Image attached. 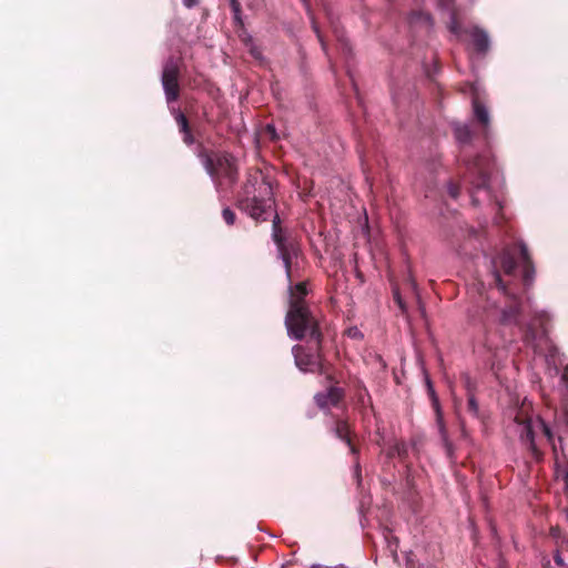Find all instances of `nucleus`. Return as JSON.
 Instances as JSON below:
<instances>
[{"label":"nucleus","mask_w":568,"mask_h":568,"mask_svg":"<svg viewBox=\"0 0 568 568\" xmlns=\"http://www.w3.org/2000/svg\"><path fill=\"white\" fill-rule=\"evenodd\" d=\"M388 547L393 554H396L398 547V540L396 537H392V540L388 541Z\"/></svg>","instance_id":"nucleus-35"},{"label":"nucleus","mask_w":568,"mask_h":568,"mask_svg":"<svg viewBox=\"0 0 568 568\" xmlns=\"http://www.w3.org/2000/svg\"><path fill=\"white\" fill-rule=\"evenodd\" d=\"M175 121L179 125L180 132H186L187 130L191 129L187 118L182 112H179L176 114Z\"/></svg>","instance_id":"nucleus-25"},{"label":"nucleus","mask_w":568,"mask_h":568,"mask_svg":"<svg viewBox=\"0 0 568 568\" xmlns=\"http://www.w3.org/2000/svg\"><path fill=\"white\" fill-rule=\"evenodd\" d=\"M394 300L397 303V305L399 306L400 311L405 312L406 306H405L404 301H403L402 296L399 295L398 291L394 292Z\"/></svg>","instance_id":"nucleus-32"},{"label":"nucleus","mask_w":568,"mask_h":568,"mask_svg":"<svg viewBox=\"0 0 568 568\" xmlns=\"http://www.w3.org/2000/svg\"><path fill=\"white\" fill-rule=\"evenodd\" d=\"M356 399H357V403L362 407H365L367 405H372L371 395H369L367 388L365 386H363V385H359L358 388H357Z\"/></svg>","instance_id":"nucleus-23"},{"label":"nucleus","mask_w":568,"mask_h":568,"mask_svg":"<svg viewBox=\"0 0 568 568\" xmlns=\"http://www.w3.org/2000/svg\"><path fill=\"white\" fill-rule=\"evenodd\" d=\"M323 339L318 344L310 343L308 347L295 345L292 348L295 365L304 373H327V362L323 353Z\"/></svg>","instance_id":"nucleus-4"},{"label":"nucleus","mask_w":568,"mask_h":568,"mask_svg":"<svg viewBox=\"0 0 568 568\" xmlns=\"http://www.w3.org/2000/svg\"><path fill=\"white\" fill-rule=\"evenodd\" d=\"M307 295V287L305 282H300L295 285H290V302L288 306L294 302L298 304H306L305 296Z\"/></svg>","instance_id":"nucleus-16"},{"label":"nucleus","mask_w":568,"mask_h":568,"mask_svg":"<svg viewBox=\"0 0 568 568\" xmlns=\"http://www.w3.org/2000/svg\"><path fill=\"white\" fill-rule=\"evenodd\" d=\"M180 68L175 59L170 58L162 71V85L165 92L166 101L174 102L180 97Z\"/></svg>","instance_id":"nucleus-6"},{"label":"nucleus","mask_w":568,"mask_h":568,"mask_svg":"<svg viewBox=\"0 0 568 568\" xmlns=\"http://www.w3.org/2000/svg\"><path fill=\"white\" fill-rule=\"evenodd\" d=\"M466 386L468 390V400H467V410L475 417H479V405L477 399L475 398V395L471 393L470 389V379L468 376H466Z\"/></svg>","instance_id":"nucleus-20"},{"label":"nucleus","mask_w":568,"mask_h":568,"mask_svg":"<svg viewBox=\"0 0 568 568\" xmlns=\"http://www.w3.org/2000/svg\"><path fill=\"white\" fill-rule=\"evenodd\" d=\"M519 254L521 258V267H523V281L525 285H530L535 277V266L531 260V256L528 252V248L525 243H519Z\"/></svg>","instance_id":"nucleus-12"},{"label":"nucleus","mask_w":568,"mask_h":568,"mask_svg":"<svg viewBox=\"0 0 568 568\" xmlns=\"http://www.w3.org/2000/svg\"><path fill=\"white\" fill-rule=\"evenodd\" d=\"M197 158L216 185L226 183L233 186L237 182L239 166L236 159L231 153L213 151L200 145Z\"/></svg>","instance_id":"nucleus-2"},{"label":"nucleus","mask_w":568,"mask_h":568,"mask_svg":"<svg viewBox=\"0 0 568 568\" xmlns=\"http://www.w3.org/2000/svg\"><path fill=\"white\" fill-rule=\"evenodd\" d=\"M536 426L540 429V432L542 433V435L547 439L548 444L551 445L556 464H558L559 463L560 446H562V438L558 437V444H557L556 439H555V435H554L551 428L541 418H538Z\"/></svg>","instance_id":"nucleus-14"},{"label":"nucleus","mask_w":568,"mask_h":568,"mask_svg":"<svg viewBox=\"0 0 568 568\" xmlns=\"http://www.w3.org/2000/svg\"><path fill=\"white\" fill-rule=\"evenodd\" d=\"M272 239L275 245L286 240V236L284 235V230L281 226V219L276 212L274 213L272 220Z\"/></svg>","instance_id":"nucleus-18"},{"label":"nucleus","mask_w":568,"mask_h":568,"mask_svg":"<svg viewBox=\"0 0 568 568\" xmlns=\"http://www.w3.org/2000/svg\"><path fill=\"white\" fill-rule=\"evenodd\" d=\"M312 28H313L314 32L316 33L323 50L325 51L326 50V43H325V41H324V39H323L322 34H321V31L318 29L317 23L315 22V20L313 18H312Z\"/></svg>","instance_id":"nucleus-28"},{"label":"nucleus","mask_w":568,"mask_h":568,"mask_svg":"<svg viewBox=\"0 0 568 568\" xmlns=\"http://www.w3.org/2000/svg\"><path fill=\"white\" fill-rule=\"evenodd\" d=\"M554 560L558 566H565V561L559 552L554 556Z\"/></svg>","instance_id":"nucleus-37"},{"label":"nucleus","mask_w":568,"mask_h":568,"mask_svg":"<svg viewBox=\"0 0 568 568\" xmlns=\"http://www.w3.org/2000/svg\"><path fill=\"white\" fill-rule=\"evenodd\" d=\"M222 216H223V220L225 221V223L227 225H233L234 222H235V219H236L235 213L231 209H229V207H225L222 211Z\"/></svg>","instance_id":"nucleus-26"},{"label":"nucleus","mask_w":568,"mask_h":568,"mask_svg":"<svg viewBox=\"0 0 568 568\" xmlns=\"http://www.w3.org/2000/svg\"><path fill=\"white\" fill-rule=\"evenodd\" d=\"M466 170L470 175H474L470 179V183L477 190L486 189L489 183V162L477 155L473 160L465 161Z\"/></svg>","instance_id":"nucleus-7"},{"label":"nucleus","mask_w":568,"mask_h":568,"mask_svg":"<svg viewBox=\"0 0 568 568\" xmlns=\"http://www.w3.org/2000/svg\"><path fill=\"white\" fill-rule=\"evenodd\" d=\"M285 325L288 335L294 339L302 341L308 338V343L318 344L323 339V334L318 326L317 318L312 314L307 304H298L296 302L290 305Z\"/></svg>","instance_id":"nucleus-3"},{"label":"nucleus","mask_w":568,"mask_h":568,"mask_svg":"<svg viewBox=\"0 0 568 568\" xmlns=\"http://www.w3.org/2000/svg\"><path fill=\"white\" fill-rule=\"evenodd\" d=\"M473 110L476 120L484 126L486 131L489 125V112L487 108L478 100V98L473 99Z\"/></svg>","instance_id":"nucleus-15"},{"label":"nucleus","mask_w":568,"mask_h":568,"mask_svg":"<svg viewBox=\"0 0 568 568\" xmlns=\"http://www.w3.org/2000/svg\"><path fill=\"white\" fill-rule=\"evenodd\" d=\"M409 21L412 24L415 23H425L427 27L433 24V18L429 13L423 11H414L409 17Z\"/></svg>","instance_id":"nucleus-22"},{"label":"nucleus","mask_w":568,"mask_h":568,"mask_svg":"<svg viewBox=\"0 0 568 568\" xmlns=\"http://www.w3.org/2000/svg\"><path fill=\"white\" fill-rule=\"evenodd\" d=\"M406 566H407V568H417V567L415 566V562H414V560H413L412 556H408V557H407Z\"/></svg>","instance_id":"nucleus-38"},{"label":"nucleus","mask_w":568,"mask_h":568,"mask_svg":"<svg viewBox=\"0 0 568 568\" xmlns=\"http://www.w3.org/2000/svg\"><path fill=\"white\" fill-rule=\"evenodd\" d=\"M183 4L191 9L193 7H196L199 4V0H183Z\"/></svg>","instance_id":"nucleus-36"},{"label":"nucleus","mask_w":568,"mask_h":568,"mask_svg":"<svg viewBox=\"0 0 568 568\" xmlns=\"http://www.w3.org/2000/svg\"><path fill=\"white\" fill-rule=\"evenodd\" d=\"M251 52H252V54H253L255 58H257V57H258V53H257L255 50H252Z\"/></svg>","instance_id":"nucleus-41"},{"label":"nucleus","mask_w":568,"mask_h":568,"mask_svg":"<svg viewBox=\"0 0 568 568\" xmlns=\"http://www.w3.org/2000/svg\"><path fill=\"white\" fill-rule=\"evenodd\" d=\"M544 317H545L544 315H541V316L539 317V322H540V325H541V326H544Z\"/></svg>","instance_id":"nucleus-40"},{"label":"nucleus","mask_w":568,"mask_h":568,"mask_svg":"<svg viewBox=\"0 0 568 568\" xmlns=\"http://www.w3.org/2000/svg\"><path fill=\"white\" fill-rule=\"evenodd\" d=\"M521 314L520 301L516 296H511L508 305L501 310L500 323L503 325L521 326L519 316Z\"/></svg>","instance_id":"nucleus-11"},{"label":"nucleus","mask_w":568,"mask_h":568,"mask_svg":"<svg viewBox=\"0 0 568 568\" xmlns=\"http://www.w3.org/2000/svg\"><path fill=\"white\" fill-rule=\"evenodd\" d=\"M349 335H353V336H356L357 335V332H349Z\"/></svg>","instance_id":"nucleus-43"},{"label":"nucleus","mask_w":568,"mask_h":568,"mask_svg":"<svg viewBox=\"0 0 568 568\" xmlns=\"http://www.w3.org/2000/svg\"><path fill=\"white\" fill-rule=\"evenodd\" d=\"M230 6H231L232 12H233L234 21L236 22V24L242 26L243 21L241 18V14H242L241 3L239 2V0H230Z\"/></svg>","instance_id":"nucleus-24"},{"label":"nucleus","mask_w":568,"mask_h":568,"mask_svg":"<svg viewBox=\"0 0 568 568\" xmlns=\"http://www.w3.org/2000/svg\"><path fill=\"white\" fill-rule=\"evenodd\" d=\"M517 270V261L513 251L508 247L504 248L497 256L491 260V274L495 285L507 294V285L501 278V272L505 275L513 276Z\"/></svg>","instance_id":"nucleus-5"},{"label":"nucleus","mask_w":568,"mask_h":568,"mask_svg":"<svg viewBox=\"0 0 568 568\" xmlns=\"http://www.w3.org/2000/svg\"><path fill=\"white\" fill-rule=\"evenodd\" d=\"M332 432L338 439L344 442L349 447L351 454L354 455L356 459H358L359 449L354 444L355 434L352 430L348 422L343 418H336ZM355 470L356 475L359 476L361 467L358 460H356Z\"/></svg>","instance_id":"nucleus-8"},{"label":"nucleus","mask_w":568,"mask_h":568,"mask_svg":"<svg viewBox=\"0 0 568 568\" xmlns=\"http://www.w3.org/2000/svg\"><path fill=\"white\" fill-rule=\"evenodd\" d=\"M562 458L564 462L567 464L564 475V481L565 486H568V456L565 453L564 446H560V453H559V459Z\"/></svg>","instance_id":"nucleus-27"},{"label":"nucleus","mask_w":568,"mask_h":568,"mask_svg":"<svg viewBox=\"0 0 568 568\" xmlns=\"http://www.w3.org/2000/svg\"><path fill=\"white\" fill-rule=\"evenodd\" d=\"M521 439L525 440L529 445V448L531 449L532 454L536 457H538L539 450L535 443V430H534V426L531 425L530 422H528L524 425L523 433H521Z\"/></svg>","instance_id":"nucleus-17"},{"label":"nucleus","mask_w":568,"mask_h":568,"mask_svg":"<svg viewBox=\"0 0 568 568\" xmlns=\"http://www.w3.org/2000/svg\"><path fill=\"white\" fill-rule=\"evenodd\" d=\"M519 327L524 329V342L531 347H536L539 333L536 331L535 326L529 324L525 328L523 326Z\"/></svg>","instance_id":"nucleus-21"},{"label":"nucleus","mask_w":568,"mask_h":568,"mask_svg":"<svg viewBox=\"0 0 568 568\" xmlns=\"http://www.w3.org/2000/svg\"><path fill=\"white\" fill-rule=\"evenodd\" d=\"M454 134L456 140L462 144H468L471 141L473 132L468 125L458 124L455 126Z\"/></svg>","instance_id":"nucleus-19"},{"label":"nucleus","mask_w":568,"mask_h":568,"mask_svg":"<svg viewBox=\"0 0 568 568\" xmlns=\"http://www.w3.org/2000/svg\"><path fill=\"white\" fill-rule=\"evenodd\" d=\"M345 392L343 388L337 386H329L325 392L317 393L314 396V400L318 408L329 409V407H337L343 400Z\"/></svg>","instance_id":"nucleus-10"},{"label":"nucleus","mask_w":568,"mask_h":568,"mask_svg":"<svg viewBox=\"0 0 568 568\" xmlns=\"http://www.w3.org/2000/svg\"><path fill=\"white\" fill-rule=\"evenodd\" d=\"M469 36L471 39V44L474 47V50L478 54L485 55L489 51V48H490V40H489L488 33L478 27H474L469 31Z\"/></svg>","instance_id":"nucleus-13"},{"label":"nucleus","mask_w":568,"mask_h":568,"mask_svg":"<svg viewBox=\"0 0 568 568\" xmlns=\"http://www.w3.org/2000/svg\"><path fill=\"white\" fill-rule=\"evenodd\" d=\"M349 335H353V336H356L357 335V332H349Z\"/></svg>","instance_id":"nucleus-42"},{"label":"nucleus","mask_w":568,"mask_h":568,"mask_svg":"<svg viewBox=\"0 0 568 568\" xmlns=\"http://www.w3.org/2000/svg\"><path fill=\"white\" fill-rule=\"evenodd\" d=\"M237 206L256 222L266 221L274 212L272 185L260 169L247 170Z\"/></svg>","instance_id":"nucleus-1"},{"label":"nucleus","mask_w":568,"mask_h":568,"mask_svg":"<svg viewBox=\"0 0 568 568\" xmlns=\"http://www.w3.org/2000/svg\"><path fill=\"white\" fill-rule=\"evenodd\" d=\"M459 192H460L459 185L454 183V182H450L449 185H448V193H449V195L453 199H457L458 195H459Z\"/></svg>","instance_id":"nucleus-29"},{"label":"nucleus","mask_w":568,"mask_h":568,"mask_svg":"<svg viewBox=\"0 0 568 568\" xmlns=\"http://www.w3.org/2000/svg\"><path fill=\"white\" fill-rule=\"evenodd\" d=\"M428 387H429V390H430L432 396H433V398H434L435 405L437 406V405H438V403H437V399H436V398H435V396H434V389L432 388V386H430V383H429V382H428Z\"/></svg>","instance_id":"nucleus-39"},{"label":"nucleus","mask_w":568,"mask_h":568,"mask_svg":"<svg viewBox=\"0 0 568 568\" xmlns=\"http://www.w3.org/2000/svg\"><path fill=\"white\" fill-rule=\"evenodd\" d=\"M390 454H397L400 458H403L405 455H406V448H405V445L404 444H396Z\"/></svg>","instance_id":"nucleus-30"},{"label":"nucleus","mask_w":568,"mask_h":568,"mask_svg":"<svg viewBox=\"0 0 568 568\" xmlns=\"http://www.w3.org/2000/svg\"><path fill=\"white\" fill-rule=\"evenodd\" d=\"M277 253L280 258L283 261L285 273L290 282H292V260L297 257L300 253V246L294 240H284L280 244H276Z\"/></svg>","instance_id":"nucleus-9"},{"label":"nucleus","mask_w":568,"mask_h":568,"mask_svg":"<svg viewBox=\"0 0 568 568\" xmlns=\"http://www.w3.org/2000/svg\"><path fill=\"white\" fill-rule=\"evenodd\" d=\"M183 133V142L187 145H191L194 142L193 134L191 132V129Z\"/></svg>","instance_id":"nucleus-33"},{"label":"nucleus","mask_w":568,"mask_h":568,"mask_svg":"<svg viewBox=\"0 0 568 568\" xmlns=\"http://www.w3.org/2000/svg\"><path fill=\"white\" fill-rule=\"evenodd\" d=\"M318 374H320V375H325V379H326L328 383H331V384H333V383H335V384H336V383H338V382L336 381V378L334 377V375L331 373V365H329L328 363H327V373H318Z\"/></svg>","instance_id":"nucleus-31"},{"label":"nucleus","mask_w":568,"mask_h":568,"mask_svg":"<svg viewBox=\"0 0 568 568\" xmlns=\"http://www.w3.org/2000/svg\"><path fill=\"white\" fill-rule=\"evenodd\" d=\"M265 130H266V133L270 135L271 140H273V141L277 140L278 136H277L276 130L273 125L267 124Z\"/></svg>","instance_id":"nucleus-34"}]
</instances>
